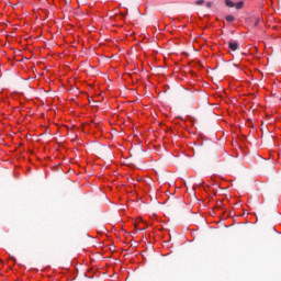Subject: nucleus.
<instances>
[{
    "label": "nucleus",
    "instance_id": "1",
    "mask_svg": "<svg viewBox=\"0 0 281 281\" xmlns=\"http://www.w3.org/2000/svg\"><path fill=\"white\" fill-rule=\"evenodd\" d=\"M228 47H229L231 52H236V49H238V43L228 42Z\"/></svg>",
    "mask_w": 281,
    "mask_h": 281
},
{
    "label": "nucleus",
    "instance_id": "2",
    "mask_svg": "<svg viewBox=\"0 0 281 281\" xmlns=\"http://www.w3.org/2000/svg\"><path fill=\"white\" fill-rule=\"evenodd\" d=\"M225 5H227V8H234L232 0H225Z\"/></svg>",
    "mask_w": 281,
    "mask_h": 281
},
{
    "label": "nucleus",
    "instance_id": "3",
    "mask_svg": "<svg viewBox=\"0 0 281 281\" xmlns=\"http://www.w3.org/2000/svg\"><path fill=\"white\" fill-rule=\"evenodd\" d=\"M137 181H144L145 183H151L153 182V180L150 178H148V181H147V180H144L142 177L137 178Z\"/></svg>",
    "mask_w": 281,
    "mask_h": 281
},
{
    "label": "nucleus",
    "instance_id": "4",
    "mask_svg": "<svg viewBox=\"0 0 281 281\" xmlns=\"http://www.w3.org/2000/svg\"><path fill=\"white\" fill-rule=\"evenodd\" d=\"M226 21H227L228 23H233V21H234V15H227V16H226Z\"/></svg>",
    "mask_w": 281,
    "mask_h": 281
},
{
    "label": "nucleus",
    "instance_id": "5",
    "mask_svg": "<svg viewBox=\"0 0 281 281\" xmlns=\"http://www.w3.org/2000/svg\"><path fill=\"white\" fill-rule=\"evenodd\" d=\"M205 3L204 0H198L195 1V5H203Z\"/></svg>",
    "mask_w": 281,
    "mask_h": 281
},
{
    "label": "nucleus",
    "instance_id": "6",
    "mask_svg": "<svg viewBox=\"0 0 281 281\" xmlns=\"http://www.w3.org/2000/svg\"><path fill=\"white\" fill-rule=\"evenodd\" d=\"M258 23H260V18H256V19H255L254 26H255V27H258Z\"/></svg>",
    "mask_w": 281,
    "mask_h": 281
},
{
    "label": "nucleus",
    "instance_id": "7",
    "mask_svg": "<svg viewBox=\"0 0 281 281\" xmlns=\"http://www.w3.org/2000/svg\"><path fill=\"white\" fill-rule=\"evenodd\" d=\"M243 5H244L243 2H238V3L236 4V9H237V10H240V9L243 8Z\"/></svg>",
    "mask_w": 281,
    "mask_h": 281
},
{
    "label": "nucleus",
    "instance_id": "8",
    "mask_svg": "<svg viewBox=\"0 0 281 281\" xmlns=\"http://www.w3.org/2000/svg\"><path fill=\"white\" fill-rule=\"evenodd\" d=\"M196 186H203V180L198 181Z\"/></svg>",
    "mask_w": 281,
    "mask_h": 281
},
{
    "label": "nucleus",
    "instance_id": "9",
    "mask_svg": "<svg viewBox=\"0 0 281 281\" xmlns=\"http://www.w3.org/2000/svg\"><path fill=\"white\" fill-rule=\"evenodd\" d=\"M206 8H212V2H206Z\"/></svg>",
    "mask_w": 281,
    "mask_h": 281
},
{
    "label": "nucleus",
    "instance_id": "10",
    "mask_svg": "<svg viewBox=\"0 0 281 281\" xmlns=\"http://www.w3.org/2000/svg\"><path fill=\"white\" fill-rule=\"evenodd\" d=\"M128 181H130V183H131V182H133L134 180H133V178H130Z\"/></svg>",
    "mask_w": 281,
    "mask_h": 281
},
{
    "label": "nucleus",
    "instance_id": "11",
    "mask_svg": "<svg viewBox=\"0 0 281 281\" xmlns=\"http://www.w3.org/2000/svg\"><path fill=\"white\" fill-rule=\"evenodd\" d=\"M222 181H225V178H222Z\"/></svg>",
    "mask_w": 281,
    "mask_h": 281
},
{
    "label": "nucleus",
    "instance_id": "12",
    "mask_svg": "<svg viewBox=\"0 0 281 281\" xmlns=\"http://www.w3.org/2000/svg\"><path fill=\"white\" fill-rule=\"evenodd\" d=\"M183 175H188V172H186V171H184V173H183Z\"/></svg>",
    "mask_w": 281,
    "mask_h": 281
},
{
    "label": "nucleus",
    "instance_id": "13",
    "mask_svg": "<svg viewBox=\"0 0 281 281\" xmlns=\"http://www.w3.org/2000/svg\"><path fill=\"white\" fill-rule=\"evenodd\" d=\"M162 175H166V172L162 171Z\"/></svg>",
    "mask_w": 281,
    "mask_h": 281
}]
</instances>
